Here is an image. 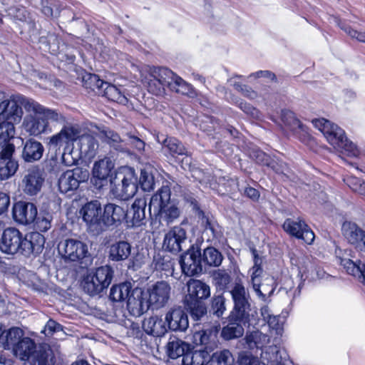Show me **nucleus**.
<instances>
[{
    "label": "nucleus",
    "instance_id": "53",
    "mask_svg": "<svg viewBox=\"0 0 365 365\" xmlns=\"http://www.w3.org/2000/svg\"><path fill=\"white\" fill-rule=\"evenodd\" d=\"M249 344L253 343L257 347H262L269 343L270 337L259 330L252 331L247 336Z\"/></svg>",
    "mask_w": 365,
    "mask_h": 365
},
{
    "label": "nucleus",
    "instance_id": "3",
    "mask_svg": "<svg viewBox=\"0 0 365 365\" xmlns=\"http://www.w3.org/2000/svg\"><path fill=\"white\" fill-rule=\"evenodd\" d=\"M23 106L29 114L24 117L22 126L31 135L38 136L42 133H51L49 121H65V118L61 113L47 108L32 99L24 100Z\"/></svg>",
    "mask_w": 365,
    "mask_h": 365
},
{
    "label": "nucleus",
    "instance_id": "1",
    "mask_svg": "<svg viewBox=\"0 0 365 365\" xmlns=\"http://www.w3.org/2000/svg\"><path fill=\"white\" fill-rule=\"evenodd\" d=\"M141 81L149 92L156 96L165 93V88L177 93L193 98L196 93L192 86L166 68L145 66L140 70Z\"/></svg>",
    "mask_w": 365,
    "mask_h": 365
},
{
    "label": "nucleus",
    "instance_id": "21",
    "mask_svg": "<svg viewBox=\"0 0 365 365\" xmlns=\"http://www.w3.org/2000/svg\"><path fill=\"white\" fill-rule=\"evenodd\" d=\"M186 239L185 230L180 226H176L165 235L163 247L171 252H178L182 250Z\"/></svg>",
    "mask_w": 365,
    "mask_h": 365
},
{
    "label": "nucleus",
    "instance_id": "52",
    "mask_svg": "<svg viewBox=\"0 0 365 365\" xmlns=\"http://www.w3.org/2000/svg\"><path fill=\"white\" fill-rule=\"evenodd\" d=\"M52 215L47 212H41L37 214L34 220V226L41 232H46L51 227Z\"/></svg>",
    "mask_w": 365,
    "mask_h": 365
},
{
    "label": "nucleus",
    "instance_id": "11",
    "mask_svg": "<svg viewBox=\"0 0 365 365\" xmlns=\"http://www.w3.org/2000/svg\"><path fill=\"white\" fill-rule=\"evenodd\" d=\"M144 293L150 306L155 309H160L165 307L168 302L171 287L168 282L160 281L148 287Z\"/></svg>",
    "mask_w": 365,
    "mask_h": 365
},
{
    "label": "nucleus",
    "instance_id": "6",
    "mask_svg": "<svg viewBox=\"0 0 365 365\" xmlns=\"http://www.w3.org/2000/svg\"><path fill=\"white\" fill-rule=\"evenodd\" d=\"M58 251L65 262L83 264L91 262L88 245L77 239L69 238L61 241L58 245Z\"/></svg>",
    "mask_w": 365,
    "mask_h": 365
},
{
    "label": "nucleus",
    "instance_id": "38",
    "mask_svg": "<svg viewBox=\"0 0 365 365\" xmlns=\"http://www.w3.org/2000/svg\"><path fill=\"white\" fill-rule=\"evenodd\" d=\"M187 344L176 336H170L166 345V353L171 359H177L185 355Z\"/></svg>",
    "mask_w": 365,
    "mask_h": 365
},
{
    "label": "nucleus",
    "instance_id": "24",
    "mask_svg": "<svg viewBox=\"0 0 365 365\" xmlns=\"http://www.w3.org/2000/svg\"><path fill=\"white\" fill-rule=\"evenodd\" d=\"M165 320L168 327L173 331H183L189 326L187 315L180 308L170 310L166 314Z\"/></svg>",
    "mask_w": 365,
    "mask_h": 365
},
{
    "label": "nucleus",
    "instance_id": "17",
    "mask_svg": "<svg viewBox=\"0 0 365 365\" xmlns=\"http://www.w3.org/2000/svg\"><path fill=\"white\" fill-rule=\"evenodd\" d=\"M150 307L144 290L136 287L133 289L127 300V309L130 315L140 317Z\"/></svg>",
    "mask_w": 365,
    "mask_h": 365
},
{
    "label": "nucleus",
    "instance_id": "37",
    "mask_svg": "<svg viewBox=\"0 0 365 365\" xmlns=\"http://www.w3.org/2000/svg\"><path fill=\"white\" fill-rule=\"evenodd\" d=\"M230 321L234 322L229 323L226 327H223L221 332V336L225 340H230L242 336L244 334V328L241 323L243 322L245 324L247 320V319L242 321L235 320L232 319L230 316Z\"/></svg>",
    "mask_w": 365,
    "mask_h": 365
},
{
    "label": "nucleus",
    "instance_id": "41",
    "mask_svg": "<svg viewBox=\"0 0 365 365\" xmlns=\"http://www.w3.org/2000/svg\"><path fill=\"white\" fill-rule=\"evenodd\" d=\"M113 168V163L109 158H103L95 163L93 168V176L100 180H106Z\"/></svg>",
    "mask_w": 365,
    "mask_h": 365
},
{
    "label": "nucleus",
    "instance_id": "31",
    "mask_svg": "<svg viewBox=\"0 0 365 365\" xmlns=\"http://www.w3.org/2000/svg\"><path fill=\"white\" fill-rule=\"evenodd\" d=\"M77 141H78L81 153L88 158H92L96 155L98 148V143L95 136L85 134L81 128V137L78 138Z\"/></svg>",
    "mask_w": 365,
    "mask_h": 365
},
{
    "label": "nucleus",
    "instance_id": "22",
    "mask_svg": "<svg viewBox=\"0 0 365 365\" xmlns=\"http://www.w3.org/2000/svg\"><path fill=\"white\" fill-rule=\"evenodd\" d=\"M126 209L114 203H108L103 210V225L109 227L120 224L126 217Z\"/></svg>",
    "mask_w": 365,
    "mask_h": 365
},
{
    "label": "nucleus",
    "instance_id": "2",
    "mask_svg": "<svg viewBox=\"0 0 365 365\" xmlns=\"http://www.w3.org/2000/svg\"><path fill=\"white\" fill-rule=\"evenodd\" d=\"M44 244L43 235L38 232H33L24 236L16 228L9 227L2 234L0 250L8 255L20 254L29 257L32 254L41 253Z\"/></svg>",
    "mask_w": 365,
    "mask_h": 365
},
{
    "label": "nucleus",
    "instance_id": "60",
    "mask_svg": "<svg viewBox=\"0 0 365 365\" xmlns=\"http://www.w3.org/2000/svg\"><path fill=\"white\" fill-rule=\"evenodd\" d=\"M106 82L100 79L97 75L91 74L88 76L86 79V83L88 84V87H89L92 90H95L96 88L98 90L103 89Z\"/></svg>",
    "mask_w": 365,
    "mask_h": 365
},
{
    "label": "nucleus",
    "instance_id": "34",
    "mask_svg": "<svg viewBox=\"0 0 365 365\" xmlns=\"http://www.w3.org/2000/svg\"><path fill=\"white\" fill-rule=\"evenodd\" d=\"M94 277V279L101 287L103 292L110 284L113 277V270L111 267L105 265L97 268L94 271H90Z\"/></svg>",
    "mask_w": 365,
    "mask_h": 365
},
{
    "label": "nucleus",
    "instance_id": "16",
    "mask_svg": "<svg viewBox=\"0 0 365 365\" xmlns=\"http://www.w3.org/2000/svg\"><path fill=\"white\" fill-rule=\"evenodd\" d=\"M314 126L321 131L327 141L334 147L339 145L340 140L345 135L344 131L337 125L324 118L312 120Z\"/></svg>",
    "mask_w": 365,
    "mask_h": 365
},
{
    "label": "nucleus",
    "instance_id": "35",
    "mask_svg": "<svg viewBox=\"0 0 365 365\" xmlns=\"http://www.w3.org/2000/svg\"><path fill=\"white\" fill-rule=\"evenodd\" d=\"M252 254L254 257V265L250 269V272L253 289L257 294L264 301L266 299V294L262 293L260 290V285L258 283L257 279L262 272V269L261 268L262 259L258 257L255 250H252Z\"/></svg>",
    "mask_w": 365,
    "mask_h": 365
},
{
    "label": "nucleus",
    "instance_id": "40",
    "mask_svg": "<svg viewBox=\"0 0 365 365\" xmlns=\"http://www.w3.org/2000/svg\"><path fill=\"white\" fill-rule=\"evenodd\" d=\"M133 289L130 282L115 284L110 289V298L114 302H123L126 299L128 300Z\"/></svg>",
    "mask_w": 365,
    "mask_h": 365
},
{
    "label": "nucleus",
    "instance_id": "51",
    "mask_svg": "<svg viewBox=\"0 0 365 365\" xmlns=\"http://www.w3.org/2000/svg\"><path fill=\"white\" fill-rule=\"evenodd\" d=\"M16 134L15 126L11 124L0 122V147L7 144Z\"/></svg>",
    "mask_w": 365,
    "mask_h": 365
},
{
    "label": "nucleus",
    "instance_id": "55",
    "mask_svg": "<svg viewBox=\"0 0 365 365\" xmlns=\"http://www.w3.org/2000/svg\"><path fill=\"white\" fill-rule=\"evenodd\" d=\"M213 279L215 283L221 288L224 289L230 282V274L225 270L218 269L213 274Z\"/></svg>",
    "mask_w": 365,
    "mask_h": 365
},
{
    "label": "nucleus",
    "instance_id": "62",
    "mask_svg": "<svg viewBox=\"0 0 365 365\" xmlns=\"http://www.w3.org/2000/svg\"><path fill=\"white\" fill-rule=\"evenodd\" d=\"M269 329L275 331L276 334H281L282 331V323L279 322V317L272 315L267 322Z\"/></svg>",
    "mask_w": 365,
    "mask_h": 365
},
{
    "label": "nucleus",
    "instance_id": "54",
    "mask_svg": "<svg viewBox=\"0 0 365 365\" xmlns=\"http://www.w3.org/2000/svg\"><path fill=\"white\" fill-rule=\"evenodd\" d=\"M346 185L356 193L365 198V181L354 176H350L345 180Z\"/></svg>",
    "mask_w": 365,
    "mask_h": 365
},
{
    "label": "nucleus",
    "instance_id": "39",
    "mask_svg": "<svg viewBox=\"0 0 365 365\" xmlns=\"http://www.w3.org/2000/svg\"><path fill=\"white\" fill-rule=\"evenodd\" d=\"M102 90H103V95L110 101L123 105H126L128 102V98L125 96V91L115 86L106 82Z\"/></svg>",
    "mask_w": 365,
    "mask_h": 365
},
{
    "label": "nucleus",
    "instance_id": "12",
    "mask_svg": "<svg viewBox=\"0 0 365 365\" xmlns=\"http://www.w3.org/2000/svg\"><path fill=\"white\" fill-rule=\"evenodd\" d=\"M89 172L87 169L75 168L64 172L58 179V187L61 192L76 190L81 183L88 180Z\"/></svg>",
    "mask_w": 365,
    "mask_h": 365
},
{
    "label": "nucleus",
    "instance_id": "28",
    "mask_svg": "<svg viewBox=\"0 0 365 365\" xmlns=\"http://www.w3.org/2000/svg\"><path fill=\"white\" fill-rule=\"evenodd\" d=\"M24 336V331L19 327H11L9 329H4V333L1 339V347L11 350L14 353L16 346L19 345Z\"/></svg>",
    "mask_w": 365,
    "mask_h": 365
},
{
    "label": "nucleus",
    "instance_id": "47",
    "mask_svg": "<svg viewBox=\"0 0 365 365\" xmlns=\"http://www.w3.org/2000/svg\"><path fill=\"white\" fill-rule=\"evenodd\" d=\"M234 361L232 354L227 349L214 353L210 360L212 365H233Z\"/></svg>",
    "mask_w": 365,
    "mask_h": 365
},
{
    "label": "nucleus",
    "instance_id": "9",
    "mask_svg": "<svg viewBox=\"0 0 365 365\" xmlns=\"http://www.w3.org/2000/svg\"><path fill=\"white\" fill-rule=\"evenodd\" d=\"M24 100L28 99L21 96H3L0 99V122L9 123L14 126L19 123L23 115L21 106Z\"/></svg>",
    "mask_w": 365,
    "mask_h": 365
},
{
    "label": "nucleus",
    "instance_id": "29",
    "mask_svg": "<svg viewBox=\"0 0 365 365\" xmlns=\"http://www.w3.org/2000/svg\"><path fill=\"white\" fill-rule=\"evenodd\" d=\"M281 120L284 125L299 138H301L302 135H305L307 134L306 128L295 117L293 112L287 110H282Z\"/></svg>",
    "mask_w": 365,
    "mask_h": 365
},
{
    "label": "nucleus",
    "instance_id": "57",
    "mask_svg": "<svg viewBox=\"0 0 365 365\" xmlns=\"http://www.w3.org/2000/svg\"><path fill=\"white\" fill-rule=\"evenodd\" d=\"M336 24L350 37H351L352 38H356L359 41L365 43V32H361V31L354 30L350 26L345 25L344 24H341L338 20H336Z\"/></svg>",
    "mask_w": 365,
    "mask_h": 365
},
{
    "label": "nucleus",
    "instance_id": "8",
    "mask_svg": "<svg viewBox=\"0 0 365 365\" xmlns=\"http://www.w3.org/2000/svg\"><path fill=\"white\" fill-rule=\"evenodd\" d=\"M81 128L78 124L64 125L58 133L48 138L47 145L56 150H68L70 147H73L74 143L81 137Z\"/></svg>",
    "mask_w": 365,
    "mask_h": 365
},
{
    "label": "nucleus",
    "instance_id": "23",
    "mask_svg": "<svg viewBox=\"0 0 365 365\" xmlns=\"http://www.w3.org/2000/svg\"><path fill=\"white\" fill-rule=\"evenodd\" d=\"M146 200L144 198H138L133 203L130 209H126L127 216L125 217L128 227H138L145 218V209Z\"/></svg>",
    "mask_w": 365,
    "mask_h": 365
},
{
    "label": "nucleus",
    "instance_id": "25",
    "mask_svg": "<svg viewBox=\"0 0 365 365\" xmlns=\"http://www.w3.org/2000/svg\"><path fill=\"white\" fill-rule=\"evenodd\" d=\"M187 294L185 302L198 301L208 298L210 295V287L197 279H190L187 282Z\"/></svg>",
    "mask_w": 365,
    "mask_h": 365
},
{
    "label": "nucleus",
    "instance_id": "63",
    "mask_svg": "<svg viewBox=\"0 0 365 365\" xmlns=\"http://www.w3.org/2000/svg\"><path fill=\"white\" fill-rule=\"evenodd\" d=\"M239 365H261L259 359L252 355L242 353L239 356Z\"/></svg>",
    "mask_w": 365,
    "mask_h": 365
},
{
    "label": "nucleus",
    "instance_id": "42",
    "mask_svg": "<svg viewBox=\"0 0 365 365\" xmlns=\"http://www.w3.org/2000/svg\"><path fill=\"white\" fill-rule=\"evenodd\" d=\"M95 135L96 137H98L102 140L107 142L117 150H123L125 149L122 145V140L119 135L114 133L113 131L106 128H98V131L95 132Z\"/></svg>",
    "mask_w": 365,
    "mask_h": 365
},
{
    "label": "nucleus",
    "instance_id": "30",
    "mask_svg": "<svg viewBox=\"0 0 365 365\" xmlns=\"http://www.w3.org/2000/svg\"><path fill=\"white\" fill-rule=\"evenodd\" d=\"M143 327L147 334L154 336H161L167 332L165 320L158 316L145 319Z\"/></svg>",
    "mask_w": 365,
    "mask_h": 365
},
{
    "label": "nucleus",
    "instance_id": "18",
    "mask_svg": "<svg viewBox=\"0 0 365 365\" xmlns=\"http://www.w3.org/2000/svg\"><path fill=\"white\" fill-rule=\"evenodd\" d=\"M80 214L90 227L98 228L103 225V210L99 201L87 202L80 210Z\"/></svg>",
    "mask_w": 365,
    "mask_h": 365
},
{
    "label": "nucleus",
    "instance_id": "4",
    "mask_svg": "<svg viewBox=\"0 0 365 365\" xmlns=\"http://www.w3.org/2000/svg\"><path fill=\"white\" fill-rule=\"evenodd\" d=\"M22 361H31L38 365H54L53 351L48 344L36 346L34 341L24 336L13 353Z\"/></svg>",
    "mask_w": 365,
    "mask_h": 365
},
{
    "label": "nucleus",
    "instance_id": "36",
    "mask_svg": "<svg viewBox=\"0 0 365 365\" xmlns=\"http://www.w3.org/2000/svg\"><path fill=\"white\" fill-rule=\"evenodd\" d=\"M217 333V328L215 327L212 329L196 331L193 334V343L196 346L205 345L206 349L211 348L212 344L215 343Z\"/></svg>",
    "mask_w": 365,
    "mask_h": 365
},
{
    "label": "nucleus",
    "instance_id": "50",
    "mask_svg": "<svg viewBox=\"0 0 365 365\" xmlns=\"http://www.w3.org/2000/svg\"><path fill=\"white\" fill-rule=\"evenodd\" d=\"M334 148L350 156H357L359 154L357 146L353 142L347 139L345 135L344 138L340 140L339 145H336Z\"/></svg>",
    "mask_w": 365,
    "mask_h": 365
},
{
    "label": "nucleus",
    "instance_id": "33",
    "mask_svg": "<svg viewBox=\"0 0 365 365\" xmlns=\"http://www.w3.org/2000/svg\"><path fill=\"white\" fill-rule=\"evenodd\" d=\"M131 246L125 241H120L113 244L109 249V259L112 261H123L130 255Z\"/></svg>",
    "mask_w": 365,
    "mask_h": 365
},
{
    "label": "nucleus",
    "instance_id": "5",
    "mask_svg": "<svg viewBox=\"0 0 365 365\" xmlns=\"http://www.w3.org/2000/svg\"><path fill=\"white\" fill-rule=\"evenodd\" d=\"M149 212L150 215L159 217L160 220L168 224L173 222L180 216L179 208L170 202V189L168 184L162 185L151 197Z\"/></svg>",
    "mask_w": 365,
    "mask_h": 365
},
{
    "label": "nucleus",
    "instance_id": "26",
    "mask_svg": "<svg viewBox=\"0 0 365 365\" xmlns=\"http://www.w3.org/2000/svg\"><path fill=\"white\" fill-rule=\"evenodd\" d=\"M44 148L42 143L34 139L26 141L23 151L22 158L27 163H34L39 160L43 154Z\"/></svg>",
    "mask_w": 365,
    "mask_h": 365
},
{
    "label": "nucleus",
    "instance_id": "7",
    "mask_svg": "<svg viewBox=\"0 0 365 365\" xmlns=\"http://www.w3.org/2000/svg\"><path fill=\"white\" fill-rule=\"evenodd\" d=\"M114 195L126 200L134 196L138 190L137 177L134 169L130 167L120 168L112 181Z\"/></svg>",
    "mask_w": 365,
    "mask_h": 365
},
{
    "label": "nucleus",
    "instance_id": "44",
    "mask_svg": "<svg viewBox=\"0 0 365 365\" xmlns=\"http://www.w3.org/2000/svg\"><path fill=\"white\" fill-rule=\"evenodd\" d=\"M154 168L150 165H146L141 169L140 184L144 191H150L154 188L155 180L153 175Z\"/></svg>",
    "mask_w": 365,
    "mask_h": 365
},
{
    "label": "nucleus",
    "instance_id": "56",
    "mask_svg": "<svg viewBox=\"0 0 365 365\" xmlns=\"http://www.w3.org/2000/svg\"><path fill=\"white\" fill-rule=\"evenodd\" d=\"M78 162V158L73 156V147H70L68 150L63 148L61 155V163L66 166H72Z\"/></svg>",
    "mask_w": 365,
    "mask_h": 365
},
{
    "label": "nucleus",
    "instance_id": "61",
    "mask_svg": "<svg viewBox=\"0 0 365 365\" xmlns=\"http://www.w3.org/2000/svg\"><path fill=\"white\" fill-rule=\"evenodd\" d=\"M4 146V147L0 152V161L15 160L12 158L15 150L14 145L11 143H7Z\"/></svg>",
    "mask_w": 365,
    "mask_h": 365
},
{
    "label": "nucleus",
    "instance_id": "14",
    "mask_svg": "<svg viewBox=\"0 0 365 365\" xmlns=\"http://www.w3.org/2000/svg\"><path fill=\"white\" fill-rule=\"evenodd\" d=\"M282 227L289 235L303 240L307 244H312L314 240V233L300 218L297 220L287 218L284 220Z\"/></svg>",
    "mask_w": 365,
    "mask_h": 365
},
{
    "label": "nucleus",
    "instance_id": "19",
    "mask_svg": "<svg viewBox=\"0 0 365 365\" xmlns=\"http://www.w3.org/2000/svg\"><path fill=\"white\" fill-rule=\"evenodd\" d=\"M182 272L187 276H193L202 271L201 253L198 250L190 249L180 258Z\"/></svg>",
    "mask_w": 365,
    "mask_h": 365
},
{
    "label": "nucleus",
    "instance_id": "27",
    "mask_svg": "<svg viewBox=\"0 0 365 365\" xmlns=\"http://www.w3.org/2000/svg\"><path fill=\"white\" fill-rule=\"evenodd\" d=\"M343 235L349 243L358 248L365 238V231L356 224L345 222L342 225Z\"/></svg>",
    "mask_w": 365,
    "mask_h": 365
},
{
    "label": "nucleus",
    "instance_id": "15",
    "mask_svg": "<svg viewBox=\"0 0 365 365\" xmlns=\"http://www.w3.org/2000/svg\"><path fill=\"white\" fill-rule=\"evenodd\" d=\"M43 182V171L38 167L34 166L26 171L21 186L24 193L33 196L40 192Z\"/></svg>",
    "mask_w": 365,
    "mask_h": 365
},
{
    "label": "nucleus",
    "instance_id": "49",
    "mask_svg": "<svg viewBox=\"0 0 365 365\" xmlns=\"http://www.w3.org/2000/svg\"><path fill=\"white\" fill-rule=\"evenodd\" d=\"M185 304L194 320H200L207 313V308L202 302L192 300L185 302Z\"/></svg>",
    "mask_w": 365,
    "mask_h": 365
},
{
    "label": "nucleus",
    "instance_id": "43",
    "mask_svg": "<svg viewBox=\"0 0 365 365\" xmlns=\"http://www.w3.org/2000/svg\"><path fill=\"white\" fill-rule=\"evenodd\" d=\"M223 256L217 249L207 247L204 250L202 260L210 267H219L222 262Z\"/></svg>",
    "mask_w": 365,
    "mask_h": 365
},
{
    "label": "nucleus",
    "instance_id": "20",
    "mask_svg": "<svg viewBox=\"0 0 365 365\" xmlns=\"http://www.w3.org/2000/svg\"><path fill=\"white\" fill-rule=\"evenodd\" d=\"M37 216V208L31 202H17L13 207V217L16 222L21 225L34 223Z\"/></svg>",
    "mask_w": 365,
    "mask_h": 365
},
{
    "label": "nucleus",
    "instance_id": "46",
    "mask_svg": "<svg viewBox=\"0 0 365 365\" xmlns=\"http://www.w3.org/2000/svg\"><path fill=\"white\" fill-rule=\"evenodd\" d=\"M83 290L89 295H96L102 292L101 287L94 279L93 275L90 272L83 277L81 282Z\"/></svg>",
    "mask_w": 365,
    "mask_h": 365
},
{
    "label": "nucleus",
    "instance_id": "64",
    "mask_svg": "<svg viewBox=\"0 0 365 365\" xmlns=\"http://www.w3.org/2000/svg\"><path fill=\"white\" fill-rule=\"evenodd\" d=\"M62 330V327L61 324L57 323L56 322L49 319L46 324L45 325L44 329L43 330V332L46 336H51L53 334V333L60 331Z\"/></svg>",
    "mask_w": 365,
    "mask_h": 365
},
{
    "label": "nucleus",
    "instance_id": "10",
    "mask_svg": "<svg viewBox=\"0 0 365 365\" xmlns=\"http://www.w3.org/2000/svg\"><path fill=\"white\" fill-rule=\"evenodd\" d=\"M230 293L235 304L230 314L231 318L240 321L247 319L250 305L248 302L249 294L244 285L240 281H236Z\"/></svg>",
    "mask_w": 365,
    "mask_h": 365
},
{
    "label": "nucleus",
    "instance_id": "13",
    "mask_svg": "<svg viewBox=\"0 0 365 365\" xmlns=\"http://www.w3.org/2000/svg\"><path fill=\"white\" fill-rule=\"evenodd\" d=\"M354 254V252L349 249L336 250V257L346 272L359 278L362 282L365 283V264L360 261H354L352 259Z\"/></svg>",
    "mask_w": 365,
    "mask_h": 365
},
{
    "label": "nucleus",
    "instance_id": "58",
    "mask_svg": "<svg viewBox=\"0 0 365 365\" xmlns=\"http://www.w3.org/2000/svg\"><path fill=\"white\" fill-rule=\"evenodd\" d=\"M212 309L214 314L220 317L225 311V298L222 295L216 296L212 302Z\"/></svg>",
    "mask_w": 365,
    "mask_h": 365
},
{
    "label": "nucleus",
    "instance_id": "32",
    "mask_svg": "<svg viewBox=\"0 0 365 365\" xmlns=\"http://www.w3.org/2000/svg\"><path fill=\"white\" fill-rule=\"evenodd\" d=\"M211 360L207 350H197L185 354L182 358L183 365H205Z\"/></svg>",
    "mask_w": 365,
    "mask_h": 365
},
{
    "label": "nucleus",
    "instance_id": "45",
    "mask_svg": "<svg viewBox=\"0 0 365 365\" xmlns=\"http://www.w3.org/2000/svg\"><path fill=\"white\" fill-rule=\"evenodd\" d=\"M163 148L166 149L173 157L187 154L186 148L176 138H167L163 140Z\"/></svg>",
    "mask_w": 365,
    "mask_h": 365
},
{
    "label": "nucleus",
    "instance_id": "48",
    "mask_svg": "<svg viewBox=\"0 0 365 365\" xmlns=\"http://www.w3.org/2000/svg\"><path fill=\"white\" fill-rule=\"evenodd\" d=\"M18 168L16 160L0 161V180H5L13 176Z\"/></svg>",
    "mask_w": 365,
    "mask_h": 365
},
{
    "label": "nucleus",
    "instance_id": "59",
    "mask_svg": "<svg viewBox=\"0 0 365 365\" xmlns=\"http://www.w3.org/2000/svg\"><path fill=\"white\" fill-rule=\"evenodd\" d=\"M127 144L137 152L142 153L145 148V143L140 138L131 134H128Z\"/></svg>",
    "mask_w": 365,
    "mask_h": 365
}]
</instances>
